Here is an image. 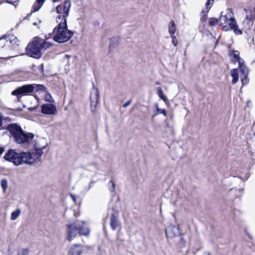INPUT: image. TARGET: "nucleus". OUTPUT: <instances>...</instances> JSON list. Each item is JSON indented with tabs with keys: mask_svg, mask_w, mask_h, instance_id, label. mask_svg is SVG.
I'll return each mask as SVG.
<instances>
[{
	"mask_svg": "<svg viewBox=\"0 0 255 255\" xmlns=\"http://www.w3.org/2000/svg\"><path fill=\"white\" fill-rule=\"evenodd\" d=\"M3 158L5 160L12 163L15 166H18L23 163L32 165L35 160L31 152H17L13 149H9L5 153Z\"/></svg>",
	"mask_w": 255,
	"mask_h": 255,
	"instance_id": "obj_1",
	"label": "nucleus"
},
{
	"mask_svg": "<svg viewBox=\"0 0 255 255\" xmlns=\"http://www.w3.org/2000/svg\"><path fill=\"white\" fill-rule=\"evenodd\" d=\"M56 31V34L53 37V40L58 43H64L68 41L73 36V32L68 29L67 20L63 18L53 31Z\"/></svg>",
	"mask_w": 255,
	"mask_h": 255,
	"instance_id": "obj_2",
	"label": "nucleus"
},
{
	"mask_svg": "<svg viewBox=\"0 0 255 255\" xmlns=\"http://www.w3.org/2000/svg\"><path fill=\"white\" fill-rule=\"evenodd\" d=\"M43 39L38 37L33 38L32 41L29 42L26 48V54L33 58L38 59L42 57L43 49L42 44Z\"/></svg>",
	"mask_w": 255,
	"mask_h": 255,
	"instance_id": "obj_3",
	"label": "nucleus"
},
{
	"mask_svg": "<svg viewBox=\"0 0 255 255\" xmlns=\"http://www.w3.org/2000/svg\"><path fill=\"white\" fill-rule=\"evenodd\" d=\"M227 13L223 15L224 12L221 13V15L219 18L220 25L224 23H228L230 28L234 30L236 34L241 35L242 34V31L238 28V25L235 19L233 16V12L231 8L227 9Z\"/></svg>",
	"mask_w": 255,
	"mask_h": 255,
	"instance_id": "obj_4",
	"label": "nucleus"
},
{
	"mask_svg": "<svg viewBox=\"0 0 255 255\" xmlns=\"http://www.w3.org/2000/svg\"><path fill=\"white\" fill-rule=\"evenodd\" d=\"M35 89L34 84H26L22 86L18 87L11 92V95L17 97L18 101H19L21 96L28 95L32 93Z\"/></svg>",
	"mask_w": 255,
	"mask_h": 255,
	"instance_id": "obj_5",
	"label": "nucleus"
},
{
	"mask_svg": "<svg viewBox=\"0 0 255 255\" xmlns=\"http://www.w3.org/2000/svg\"><path fill=\"white\" fill-rule=\"evenodd\" d=\"M71 7L70 0H66L63 4H59L56 8V12L58 14L63 13V15H58L57 18L63 19L65 18L68 16Z\"/></svg>",
	"mask_w": 255,
	"mask_h": 255,
	"instance_id": "obj_6",
	"label": "nucleus"
},
{
	"mask_svg": "<svg viewBox=\"0 0 255 255\" xmlns=\"http://www.w3.org/2000/svg\"><path fill=\"white\" fill-rule=\"evenodd\" d=\"M34 134L30 132H26L22 130L15 137L13 138L14 141L17 144H28L29 142L33 139Z\"/></svg>",
	"mask_w": 255,
	"mask_h": 255,
	"instance_id": "obj_7",
	"label": "nucleus"
},
{
	"mask_svg": "<svg viewBox=\"0 0 255 255\" xmlns=\"http://www.w3.org/2000/svg\"><path fill=\"white\" fill-rule=\"evenodd\" d=\"M67 226V240L69 241H71L73 238H74L76 236L77 233H78V222H75L74 223L68 225Z\"/></svg>",
	"mask_w": 255,
	"mask_h": 255,
	"instance_id": "obj_8",
	"label": "nucleus"
},
{
	"mask_svg": "<svg viewBox=\"0 0 255 255\" xmlns=\"http://www.w3.org/2000/svg\"><path fill=\"white\" fill-rule=\"evenodd\" d=\"M165 234L168 239H173L179 235H181L179 227L175 225L168 226L165 229Z\"/></svg>",
	"mask_w": 255,
	"mask_h": 255,
	"instance_id": "obj_9",
	"label": "nucleus"
},
{
	"mask_svg": "<svg viewBox=\"0 0 255 255\" xmlns=\"http://www.w3.org/2000/svg\"><path fill=\"white\" fill-rule=\"evenodd\" d=\"M6 128L11 134L13 138L19 133L20 132H22L23 130L20 126L16 123H12L8 125Z\"/></svg>",
	"mask_w": 255,
	"mask_h": 255,
	"instance_id": "obj_10",
	"label": "nucleus"
},
{
	"mask_svg": "<svg viewBox=\"0 0 255 255\" xmlns=\"http://www.w3.org/2000/svg\"><path fill=\"white\" fill-rule=\"evenodd\" d=\"M41 112L46 115H54L57 112L56 107L52 104H43L41 106Z\"/></svg>",
	"mask_w": 255,
	"mask_h": 255,
	"instance_id": "obj_11",
	"label": "nucleus"
},
{
	"mask_svg": "<svg viewBox=\"0 0 255 255\" xmlns=\"http://www.w3.org/2000/svg\"><path fill=\"white\" fill-rule=\"evenodd\" d=\"M118 216L119 212L116 211L111 215L110 225L113 230H115L120 225Z\"/></svg>",
	"mask_w": 255,
	"mask_h": 255,
	"instance_id": "obj_12",
	"label": "nucleus"
},
{
	"mask_svg": "<svg viewBox=\"0 0 255 255\" xmlns=\"http://www.w3.org/2000/svg\"><path fill=\"white\" fill-rule=\"evenodd\" d=\"M82 252V245L75 244L70 248L69 253L71 255H81Z\"/></svg>",
	"mask_w": 255,
	"mask_h": 255,
	"instance_id": "obj_13",
	"label": "nucleus"
},
{
	"mask_svg": "<svg viewBox=\"0 0 255 255\" xmlns=\"http://www.w3.org/2000/svg\"><path fill=\"white\" fill-rule=\"evenodd\" d=\"M110 41L109 50L112 51L119 45L120 38L119 36H115L111 38Z\"/></svg>",
	"mask_w": 255,
	"mask_h": 255,
	"instance_id": "obj_14",
	"label": "nucleus"
},
{
	"mask_svg": "<svg viewBox=\"0 0 255 255\" xmlns=\"http://www.w3.org/2000/svg\"><path fill=\"white\" fill-rule=\"evenodd\" d=\"M214 1V0H207L206 3V8L205 10H203L202 13L204 14L203 15L202 18H201L202 20H205V17L207 16V13L209 12L211 7L212 6L213 3Z\"/></svg>",
	"mask_w": 255,
	"mask_h": 255,
	"instance_id": "obj_15",
	"label": "nucleus"
},
{
	"mask_svg": "<svg viewBox=\"0 0 255 255\" xmlns=\"http://www.w3.org/2000/svg\"><path fill=\"white\" fill-rule=\"evenodd\" d=\"M78 222V234L81 235L83 236H87L90 233V230L89 228L85 227L83 226H81L80 224V222L77 221Z\"/></svg>",
	"mask_w": 255,
	"mask_h": 255,
	"instance_id": "obj_16",
	"label": "nucleus"
},
{
	"mask_svg": "<svg viewBox=\"0 0 255 255\" xmlns=\"http://www.w3.org/2000/svg\"><path fill=\"white\" fill-rule=\"evenodd\" d=\"M229 55L233 56V57L236 59L235 61L232 60L233 62H238V64L239 62H242L244 61L239 56V52L235 50H231L229 51Z\"/></svg>",
	"mask_w": 255,
	"mask_h": 255,
	"instance_id": "obj_17",
	"label": "nucleus"
},
{
	"mask_svg": "<svg viewBox=\"0 0 255 255\" xmlns=\"http://www.w3.org/2000/svg\"><path fill=\"white\" fill-rule=\"evenodd\" d=\"M239 67L241 73L243 75H248L249 73V70L247 68V67L246 66L244 61H243L242 62H239Z\"/></svg>",
	"mask_w": 255,
	"mask_h": 255,
	"instance_id": "obj_18",
	"label": "nucleus"
},
{
	"mask_svg": "<svg viewBox=\"0 0 255 255\" xmlns=\"http://www.w3.org/2000/svg\"><path fill=\"white\" fill-rule=\"evenodd\" d=\"M231 75L233 78L232 83L235 84L237 83L239 80L238 70L236 68L231 70Z\"/></svg>",
	"mask_w": 255,
	"mask_h": 255,
	"instance_id": "obj_19",
	"label": "nucleus"
},
{
	"mask_svg": "<svg viewBox=\"0 0 255 255\" xmlns=\"http://www.w3.org/2000/svg\"><path fill=\"white\" fill-rule=\"evenodd\" d=\"M93 101H100L99 92L97 89H94L93 92H91L90 95V101L92 102Z\"/></svg>",
	"mask_w": 255,
	"mask_h": 255,
	"instance_id": "obj_20",
	"label": "nucleus"
},
{
	"mask_svg": "<svg viewBox=\"0 0 255 255\" xmlns=\"http://www.w3.org/2000/svg\"><path fill=\"white\" fill-rule=\"evenodd\" d=\"M7 50V47L5 46V43L4 41L0 39V58H3L2 56L5 54Z\"/></svg>",
	"mask_w": 255,
	"mask_h": 255,
	"instance_id": "obj_21",
	"label": "nucleus"
},
{
	"mask_svg": "<svg viewBox=\"0 0 255 255\" xmlns=\"http://www.w3.org/2000/svg\"><path fill=\"white\" fill-rule=\"evenodd\" d=\"M176 30V25L173 20L171 21L168 25V32L171 36L174 35Z\"/></svg>",
	"mask_w": 255,
	"mask_h": 255,
	"instance_id": "obj_22",
	"label": "nucleus"
},
{
	"mask_svg": "<svg viewBox=\"0 0 255 255\" xmlns=\"http://www.w3.org/2000/svg\"><path fill=\"white\" fill-rule=\"evenodd\" d=\"M45 0H36V2L38 4V5H37L36 4H34L32 6L33 10L32 12H34L38 11L44 3Z\"/></svg>",
	"mask_w": 255,
	"mask_h": 255,
	"instance_id": "obj_23",
	"label": "nucleus"
},
{
	"mask_svg": "<svg viewBox=\"0 0 255 255\" xmlns=\"http://www.w3.org/2000/svg\"><path fill=\"white\" fill-rule=\"evenodd\" d=\"M35 153L34 155L36 156V159L40 161L41 159V157L43 154V151L41 148H35Z\"/></svg>",
	"mask_w": 255,
	"mask_h": 255,
	"instance_id": "obj_24",
	"label": "nucleus"
},
{
	"mask_svg": "<svg viewBox=\"0 0 255 255\" xmlns=\"http://www.w3.org/2000/svg\"><path fill=\"white\" fill-rule=\"evenodd\" d=\"M34 84V87L36 89V91H40L42 92L47 93V88L42 84Z\"/></svg>",
	"mask_w": 255,
	"mask_h": 255,
	"instance_id": "obj_25",
	"label": "nucleus"
},
{
	"mask_svg": "<svg viewBox=\"0 0 255 255\" xmlns=\"http://www.w3.org/2000/svg\"><path fill=\"white\" fill-rule=\"evenodd\" d=\"M157 89V94L158 96L160 97L161 99H162L164 102H166L167 101V97L164 95L163 93L161 87H158Z\"/></svg>",
	"mask_w": 255,
	"mask_h": 255,
	"instance_id": "obj_26",
	"label": "nucleus"
},
{
	"mask_svg": "<svg viewBox=\"0 0 255 255\" xmlns=\"http://www.w3.org/2000/svg\"><path fill=\"white\" fill-rule=\"evenodd\" d=\"M155 106L156 107L157 113L155 114V115H154L152 116V118H153L154 116H155L156 115H157V114H162L164 116H166L167 113H166V111L165 109H161L159 108L158 107V104H157V103L155 104Z\"/></svg>",
	"mask_w": 255,
	"mask_h": 255,
	"instance_id": "obj_27",
	"label": "nucleus"
},
{
	"mask_svg": "<svg viewBox=\"0 0 255 255\" xmlns=\"http://www.w3.org/2000/svg\"><path fill=\"white\" fill-rule=\"evenodd\" d=\"M0 185L2 188L3 192H5L8 187V182L7 180L5 179H2L0 182Z\"/></svg>",
	"mask_w": 255,
	"mask_h": 255,
	"instance_id": "obj_28",
	"label": "nucleus"
},
{
	"mask_svg": "<svg viewBox=\"0 0 255 255\" xmlns=\"http://www.w3.org/2000/svg\"><path fill=\"white\" fill-rule=\"evenodd\" d=\"M216 24H218L219 25H220V22H219V18H210V20H209V25L210 26H213V25H214Z\"/></svg>",
	"mask_w": 255,
	"mask_h": 255,
	"instance_id": "obj_29",
	"label": "nucleus"
},
{
	"mask_svg": "<svg viewBox=\"0 0 255 255\" xmlns=\"http://www.w3.org/2000/svg\"><path fill=\"white\" fill-rule=\"evenodd\" d=\"M99 102L100 101H92V102H91V109L92 113H94L96 111V107L97 105L99 103Z\"/></svg>",
	"mask_w": 255,
	"mask_h": 255,
	"instance_id": "obj_30",
	"label": "nucleus"
},
{
	"mask_svg": "<svg viewBox=\"0 0 255 255\" xmlns=\"http://www.w3.org/2000/svg\"><path fill=\"white\" fill-rule=\"evenodd\" d=\"M20 213V210L17 209L16 211L12 212L11 214V219L12 220H15L19 215Z\"/></svg>",
	"mask_w": 255,
	"mask_h": 255,
	"instance_id": "obj_31",
	"label": "nucleus"
},
{
	"mask_svg": "<svg viewBox=\"0 0 255 255\" xmlns=\"http://www.w3.org/2000/svg\"><path fill=\"white\" fill-rule=\"evenodd\" d=\"M43 43L42 44L43 51H44L47 48H48L52 46V43H51L50 42H46L44 39H43Z\"/></svg>",
	"mask_w": 255,
	"mask_h": 255,
	"instance_id": "obj_32",
	"label": "nucleus"
},
{
	"mask_svg": "<svg viewBox=\"0 0 255 255\" xmlns=\"http://www.w3.org/2000/svg\"><path fill=\"white\" fill-rule=\"evenodd\" d=\"M45 101L49 102L50 103H54V100L52 98L51 94L49 93L48 92L46 93V95L45 96Z\"/></svg>",
	"mask_w": 255,
	"mask_h": 255,
	"instance_id": "obj_33",
	"label": "nucleus"
},
{
	"mask_svg": "<svg viewBox=\"0 0 255 255\" xmlns=\"http://www.w3.org/2000/svg\"><path fill=\"white\" fill-rule=\"evenodd\" d=\"M10 42L13 45L18 46L19 45V40L17 37H14L12 39H9Z\"/></svg>",
	"mask_w": 255,
	"mask_h": 255,
	"instance_id": "obj_34",
	"label": "nucleus"
},
{
	"mask_svg": "<svg viewBox=\"0 0 255 255\" xmlns=\"http://www.w3.org/2000/svg\"><path fill=\"white\" fill-rule=\"evenodd\" d=\"M242 82L243 85H246L249 82V79H248V76L244 75V77L242 78Z\"/></svg>",
	"mask_w": 255,
	"mask_h": 255,
	"instance_id": "obj_35",
	"label": "nucleus"
},
{
	"mask_svg": "<svg viewBox=\"0 0 255 255\" xmlns=\"http://www.w3.org/2000/svg\"><path fill=\"white\" fill-rule=\"evenodd\" d=\"M30 250L27 248L22 249L21 250V255H28Z\"/></svg>",
	"mask_w": 255,
	"mask_h": 255,
	"instance_id": "obj_36",
	"label": "nucleus"
},
{
	"mask_svg": "<svg viewBox=\"0 0 255 255\" xmlns=\"http://www.w3.org/2000/svg\"><path fill=\"white\" fill-rule=\"evenodd\" d=\"M96 182L95 181L91 180L90 182L89 185L88 187L85 188V190L86 191H88L91 188L93 187V184L95 183Z\"/></svg>",
	"mask_w": 255,
	"mask_h": 255,
	"instance_id": "obj_37",
	"label": "nucleus"
},
{
	"mask_svg": "<svg viewBox=\"0 0 255 255\" xmlns=\"http://www.w3.org/2000/svg\"><path fill=\"white\" fill-rule=\"evenodd\" d=\"M171 37L172 39V44H173V45L174 46H177V45L178 44V40H177V38H176V37L174 35L171 36Z\"/></svg>",
	"mask_w": 255,
	"mask_h": 255,
	"instance_id": "obj_38",
	"label": "nucleus"
},
{
	"mask_svg": "<svg viewBox=\"0 0 255 255\" xmlns=\"http://www.w3.org/2000/svg\"><path fill=\"white\" fill-rule=\"evenodd\" d=\"M109 183H111L112 185V189H110V190L112 192H114L115 191V186H116L114 182L112 180H111V181H110Z\"/></svg>",
	"mask_w": 255,
	"mask_h": 255,
	"instance_id": "obj_39",
	"label": "nucleus"
},
{
	"mask_svg": "<svg viewBox=\"0 0 255 255\" xmlns=\"http://www.w3.org/2000/svg\"><path fill=\"white\" fill-rule=\"evenodd\" d=\"M131 102V100L128 101L127 102H126L125 103H124L123 105V107L124 108H126L127 107H128V105H129L130 104Z\"/></svg>",
	"mask_w": 255,
	"mask_h": 255,
	"instance_id": "obj_40",
	"label": "nucleus"
},
{
	"mask_svg": "<svg viewBox=\"0 0 255 255\" xmlns=\"http://www.w3.org/2000/svg\"><path fill=\"white\" fill-rule=\"evenodd\" d=\"M230 28V26L228 25H224L223 27V30L224 31H228Z\"/></svg>",
	"mask_w": 255,
	"mask_h": 255,
	"instance_id": "obj_41",
	"label": "nucleus"
},
{
	"mask_svg": "<svg viewBox=\"0 0 255 255\" xmlns=\"http://www.w3.org/2000/svg\"><path fill=\"white\" fill-rule=\"evenodd\" d=\"M89 165H93L96 167V169H98V164L96 162H93V163H90Z\"/></svg>",
	"mask_w": 255,
	"mask_h": 255,
	"instance_id": "obj_42",
	"label": "nucleus"
},
{
	"mask_svg": "<svg viewBox=\"0 0 255 255\" xmlns=\"http://www.w3.org/2000/svg\"><path fill=\"white\" fill-rule=\"evenodd\" d=\"M2 117L1 116V114L0 113V127H1L2 125Z\"/></svg>",
	"mask_w": 255,
	"mask_h": 255,
	"instance_id": "obj_43",
	"label": "nucleus"
},
{
	"mask_svg": "<svg viewBox=\"0 0 255 255\" xmlns=\"http://www.w3.org/2000/svg\"><path fill=\"white\" fill-rule=\"evenodd\" d=\"M5 2L7 3H10V4H13V1H11V0H6L5 1Z\"/></svg>",
	"mask_w": 255,
	"mask_h": 255,
	"instance_id": "obj_44",
	"label": "nucleus"
},
{
	"mask_svg": "<svg viewBox=\"0 0 255 255\" xmlns=\"http://www.w3.org/2000/svg\"><path fill=\"white\" fill-rule=\"evenodd\" d=\"M31 14V12L28 14L27 15L23 18V19H27L28 17H29Z\"/></svg>",
	"mask_w": 255,
	"mask_h": 255,
	"instance_id": "obj_45",
	"label": "nucleus"
},
{
	"mask_svg": "<svg viewBox=\"0 0 255 255\" xmlns=\"http://www.w3.org/2000/svg\"><path fill=\"white\" fill-rule=\"evenodd\" d=\"M71 197H72V199H73V201H74V202H75L76 199H75V197H74V196H73V195H71Z\"/></svg>",
	"mask_w": 255,
	"mask_h": 255,
	"instance_id": "obj_46",
	"label": "nucleus"
},
{
	"mask_svg": "<svg viewBox=\"0 0 255 255\" xmlns=\"http://www.w3.org/2000/svg\"><path fill=\"white\" fill-rule=\"evenodd\" d=\"M155 84L157 85H159L160 84V83L158 81L156 82Z\"/></svg>",
	"mask_w": 255,
	"mask_h": 255,
	"instance_id": "obj_47",
	"label": "nucleus"
},
{
	"mask_svg": "<svg viewBox=\"0 0 255 255\" xmlns=\"http://www.w3.org/2000/svg\"><path fill=\"white\" fill-rule=\"evenodd\" d=\"M33 109H34V108H28V110H29V111H33Z\"/></svg>",
	"mask_w": 255,
	"mask_h": 255,
	"instance_id": "obj_48",
	"label": "nucleus"
},
{
	"mask_svg": "<svg viewBox=\"0 0 255 255\" xmlns=\"http://www.w3.org/2000/svg\"><path fill=\"white\" fill-rule=\"evenodd\" d=\"M205 254H207V255H211V254L210 252H207V253H205Z\"/></svg>",
	"mask_w": 255,
	"mask_h": 255,
	"instance_id": "obj_49",
	"label": "nucleus"
},
{
	"mask_svg": "<svg viewBox=\"0 0 255 255\" xmlns=\"http://www.w3.org/2000/svg\"><path fill=\"white\" fill-rule=\"evenodd\" d=\"M40 67L42 69V70H43V64H41Z\"/></svg>",
	"mask_w": 255,
	"mask_h": 255,
	"instance_id": "obj_50",
	"label": "nucleus"
},
{
	"mask_svg": "<svg viewBox=\"0 0 255 255\" xmlns=\"http://www.w3.org/2000/svg\"><path fill=\"white\" fill-rule=\"evenodd\" d=\"M253 160L254 161V163H255V155L254 156Z\"/></svg>",
	"mask_w": 255,
	"mask_h": 255,
	"instance_id": "obj_51",
	"label": "nucleus"
},
{
	"mask_svg": "<svg viewBox=\"0 0 255 255\" xmlns=\"http://www.w3.org/2000/svg\"><path fill=\"white\" fill-rule=\"evenodd\" d=\"M33 24L34 25H37V23L36 22H34V23H33Z\"/></svg>",
	"mask_w": 255,
	"mask_h": 255,
	"instance_id": "obj_52",
	"label": "nucleus"
},
{
	"mask_svg": "<svg viewBox=\"0 0 255 255\" xmlns=\"http://www.w3.org/2000/svg\"><path fill=\"white\" fill-rule=\"evenodd\" d=\"M58 1V0H53V2H56V1Z\"/></svg>",
	"mask_w": 255,
	"mask_h": 255,
	"instance_id": "obj_53",
	"label": "nucleus"
},
{
	"mask_svg": "<svg viewBox=\"0 0 255 255\" xmlns=\"http://www.w3.org/2000/svg\"><path fill=\"white\" fill-rule=\"evenodd\" d=\"M26 107L25 105H23V106H22V108H25Z\"/></svg>",
	"mask_w": 255,
	"mask_h": 255,
	"instance_id": "obj_54",
	"label": "nucleus"
},
{
	"mask_svg": "<svg viewBox=\"0 0 255 255\" xmlns=\"http://www.w3.org/2000/svg\"><path fill=\"white\" fill-rule=\"evenodd\" d=\"M16 255H20L19 252H18Z\"/></svg>",
	"mask_w": 255,
	"mask_h": 255,
	"instance_id": "obj_55",
	"label": "nucleus"
},
{
	"mask_svg": "<svg viewBox=\"0 0 255 255\" xmlns=\"http://www.w3.org/2000/svg\"><path fill=\"white\" fill-rule=\"evenodd\" d=\"M19 111H21L22 110V109H18Z\"/></svg>",
	"mask_w": 255,
	"mask_h": 255,
	"instance_id": "obj_56",
	"label": "nucleus"
},
{
	"mask_svg": "<svg viewBox=\"0 0 255 255\" xmlns=\"http://www.w3.org/2000/svg\"><path fill=\"white\" fill-rule=\"evenodd\" d=\"M98 249H99V250H100V246H99V247H98Z\"/></svg>",
	"mask_w": 255,
	"mask_h": 255,
	"instance_id": "obj_57",
	"label": "nucleus"
},
{
	"mask_svg": "<svg viewBox=\"0 0 255 255\" xmlns=\"http://www.w3.org/2000/svg\"><path fill=\"white\" fill-rule=\"evenodd\" d=\"M81 223H82V224H84L85 222H83V221H82V222H81Z\"/></svg>",
	"mask_w": 255,
	"mask_h": 255,
	"instance_id": "obj_58",
	"label": "nucleus"
}]
</instances>
